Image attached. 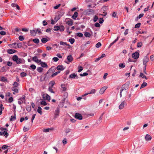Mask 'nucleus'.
<instances>
[{"instance_id": "c756f323", "label": "nucleus", "mask_w": 154, "mask_h": 154, "mask_svg": "<svg viewBox=\"0 0 154 154\" xmlns=\"http://www.w3.org/2000/svg\"><path fill=\"white\" fill-rule=\"evenodd\" d=\"M33 42L37 44H38L39 42V40L38 38H34L32 40Z\"/></svg>"}, {"instance_id": "aec40b11", "label": "nucleus", "mask_w": 154, "mask_h": 154, "mask_svg": "<svg viewBox=\"0 0 154 154\" xmlns=\"http://www.w3.org/2000/svg\"><path fill=\"white\" fill-rule=\"evenodd\" d=\"M125 85H123L122 87V89H121L120 90V97H122V91L124 90H126V89H125V88H124V86H125Z\"/></svg>"}, {"instance_id": "69168bd1", "label": "nucleus", "mask_w": 154, "mask_h": 154, "mask_svg": "<svg viewBox=\"0 0 154 154\" xmlns=\"http://www.w3.org/2000/svg\"><path fill=\"white\" fill-rule=\"evenodd\" d=\"M13 100V98L12 97H10L8 99V102L10 103H11Z\"/></svg>"}, {"instance_id": "6e6552de", "label": "nucleus", "mask_w": 154, "mask_h": 154, "mask_svg": "<svg viewBox=\"0 0 154 154\" xmlns=\"http://www.w3.org/2000/svg\"><path fill=\"white\" fill-rule=\"evenodd\" d=\"M75 77H76L77 79H78V76L76 74H75L73 73L69 76V78H70L74 79Z\"/></svg>"}, {"instance_id": "2f4dec72", "label": "nucleus", "mask_w": 154, "mask_h": 154, "mask_svg": "<svg viewBox=\"0 0 154 154\" xmlns=\"http://www.w3.org/2000/svg\"><path fill=\"white\" fill-rule=\"evenodd\" d=\"M147 85V83L146 82H143V83L141 85V86L140 87V89H141L145 87Z\"/></svg>"}, {"instance_id": "f03ea898", "label": "nucleus", "mask_w": 154, "mask_h": 154, "mask_svg": "<svg viewBox=\"0 0 154 154\" xmlns=\"http://www.w3.org/2000/svg\"><path fill=\"white\" fill-rule=\"evenodd\" d=\"M59 114L60 109L58 107H57L54 112V119H55L57 118L58 116L59 115Z\"/></svg>"}, {"instance_id": "9d476101", "label": "nucleus", "mask_w": 154, "mask_h": 154, "mask_svg": "<svg viewBox=\"0 0 154 154\" xmlns=\"http://www.w3.org/2000/svg\"><path fill=\"white\" fill-rule=\"evenodd\" d=\"M66 23L68 25L71 26L73 25V22L72 20L69 19V20L66 21Z\"/></svg>"}, {"instance_id": "473e14b6", "label": "nucleus", "mask_w": 154, "mask_h": 154, "mask_svg": "<svg viewBox=\"0 0 154 154\" xmlns=\"http://www.w3.org/2000/svg\"><path fill=\"white\" fill-rule=\"evenodd\" d=\"M2 133H3V135L5 137H7L8 136V134L7 132V131H3L2 132Z\"/></svg>"}, {"instance_id": "5701e85b", "label": "nucleus", "mask_w": 154, "mask_h": 154, "mask_svg": "<svg viewBox=\"0 0 154 154\" xmlns=\"http://www.w3.org/2000/svg\"><path fill=\"white\" fill-rule=\"evenodd\" d=\"M41 66L43 67H46L47 68L48 67V66L47 65V63L45 62H43L42 63L40 64Z\"/></svg>"}, {"instance_id": "09e8293b", "label": "nucleus", "mask_w": 154, "mask_h": 154, "mask_svg": "<svg viewBox=\"0 0 154 154\" xmlns=\"http://www.w3.org/2000/svg\"><path fill=\"white\" fill-rule=\"evenodd\" d=\"M19 39L21 41L24 40V38L23 35H20L18 37Z\"/></svg>"}, {"instance_id": "412c9836", "label": "nucleus", "mask_w": 154, "mask_h": 154, "mask_svg": "<svg viewBox=\"0 0 154 154\" xmlns=\"http://www.w3.org/2000/svg\"><path fill=\"white\" fill-rule=\"evenodd\" d=\"M87 13L88 14H93L94 13V11L92 9H89L87 11Z\"/></svg>"}, {"instance_id": "c85d7f7f", "label": "nucleus", "mask_w": 154, "mask_h": 154, "mask_svg": "<svg viewBox=\"0 0 154 154\" xmlns=\"http://www.w3.org/2000/svg\"><path fill=\"white\" fill-rule=\"evenodd\" d=\"M63 91H65L66 90V88L64 84H62L61 85Z\"/></svg>"}, {"instance_id": "f704fd0d", "label": "nucleus", "mask_w": 154, "mask_h": 154, "mask_svg": "<svg viewBox=\"0 0 154 154\" xmlns=\"http://www.w3.org/2000/svg\"><path fill=\"white\" fill-rule=\"evenodd\" d=\"M37 71L39 72H41L43 70V68L41 67H38L37 68Z\"/></svg>"}, {"instance_id": "39448f33", "label": "nucleus", "mask_w": 154, "mask_h": 154, "mask_svg": "<svg viewBox=\"0 0 154 154\" xmlns=\"http://www.w3.org/2000/svg\"><path fill=\"white\" fill-rule=\"evenodd\" d=\"M125 105H127V103L125 100H124L119 105V109H123L124 108Z\"/></svg>"}, {"instance_id": "7ed1b4c3", "label": "nucleus", "mask_w": 154, "mask_h": 154, "mask_svg": "<svg viewBox=\"0 0 154 154\" xmlns=\"http://www.w3.org/2000/svg\"><path fill=\"white\" fill-rule=\"evenodd\" d=\"M149 58L148 57L146 56H145L143 60V65L145 66V70L146 69V63L149 61Z\"/></svg>"}, {"instance_id": "0e129e2a", "label": "nucleus", "mask_w": 154, "mask_h": 154, "mask_svg": "<svg viewBox=\"0 0 154 154\" xmlns=\"http://www.w3.org/2000/svg\"><path fill=\"white\" fill-rule=\"evenodd\" d=\"M104 21L103 18H100L99 20V22L100 23H102Z\"/></svg>"}, {"instance_id": "49530a36", "label": "nucleus", "mask_w": 154, "mask_h": 154, "mask_svg": "<svg viewBox=\"0 0 154 154\" xmlns=\"http://www.w3.org/2000/svg\"><path fill=\"white\" fill-rule=\"evenodd\" d=\"M101 45V44L100 42L97 43L96 45L95 46L97 48H99L100 47Z\"/></svg>"}, {"instance_id": "393cba45", "label": "nucleus", "mask_w": 154, "mask_h": 154, "mask_svg": "<svg viewBox=\"0 0 154 154\" xmlns=\"http://www.w3.org/2000/svg\"><path fill=\"white\" fill-rule=\"evenodd\" d=\"M26 110L29 112L31 111V107L30 105H27L26 107Z\"/></svg>"}, {"instance_id": "79ce46f5", "label": "nucleus", "mask_w": 154, "mask_h": 154, "mask_svg": "<svg viewBox=\"0 0 154 154\" xmlns=\"http://www.w3.org/2000/svg\"><path fill=\"white\" fill-rule=\"evenodd\" d=\"M69 41L71 44H72L75 42V39L73 38H71L69 39Z\"/></svg>"}, {"instance_id": "c03bdc74", "label": "nucleus", "mask_w": 154, "mask_h": 154, "mask_svg": "<svg viewBox=\"0 0 154 154\" xmlns=\"http://www.w3.org/2000/svg\"><path fill=\"white\" fill-rule=\"evenodd\" d=\"M14 116H11V118L10 119V121H14L16 120V118L15 116V114Z\"/></svg>"}, {"instance_id": "13d9d810", "label": "nucleus", "mask_w": 154, "mask_h": 154, "mask_svg": "<svg viewBox=\"0 0 154 154\" xmlns=\"http://www.w3.org/2000/svg\"><path fill=\"white\" fill-rule=\"evenodd\" d=\"M144 15L143 14H141L139 15L137 17V19H140Z\"/></svg>"}, {"instance_id": "58836bf2", "label": "nucleus", "mask_w": 154, "mask_h": 154, "mask_svg": "<svg viewBox=\"0 0 154 154\" xmlns=\"http://www.w3.org/2000/svg\"><path fill=\"white\" fill-rule=\"evenodd\" d=\"M17 44L16 43H13V44H9V46H10L11 47H13L14 48H17V47H16V46L14 47L13 46V45H16Z\"/></svg>"}, {"instance_id": "864d4df0", "label": "nucleus", "mask_w": 154, "mask_h": 154, "mask_svg": "<svg viewBox=\"0 0 154 154\" xmlns=\"http://www.w3.org/2000/svg\"><path fill=\"white\" fill-rule=\"evenodd\" d=\"M41 104L42 105L46 106L47 105V103L45 101H42L41 102Z\"/></svg>"}, {"instance_id": "cd10ccee", "label": "nucleus", "mask_w": 154, "mask_h": 154, "mask_svg": "<svg viewBox=\"0 0 154 154\" xmlns=\"http://www.w3.org/2000/svg\"><path fill=\"white\" fill-rule=\"evenodd\" d=\"M32 60L33 61L37 62L38 61V57L37 56H35L33 57L32 58Z\"/></svg>"}, {"instance_id": "4be33fe9", "label": "nucleus", "mask_w": 154, "mask_h": 154, "mask_svg": "<svg viewBox=\"0 0 154 154\" xmlns=\"http://www.w3.org/2000/svg\"><path fill=\"white\" fill-rule=\"evenodd\" d=\"M119 38L117 37V38L113 42L111 43L109 46V48L113 44L115 43L119 39Z\"/></svg>"}, {"instance_id": "4468645a", "label": "nucleus", "mask_w": 154, "mask_h": 154, "mask_svg": "<svg viewBox=\"0 0 154 154\" xmlns=\"http://www.w3.org/2000/svg\"><path fill=\"white\" fill-rule=\"evenodd\" d=\"M56 69L58 70H63L64 69V68L63 66L59 65L56 67Z\"/></svg>"}, {"instance_id": "0eeeda50", "label": "nucleus", "mask_w": 154, "mask_h": 154, "mask_svg": "<svg viewBox=\"0 0 154 154\" xmlns=\"http://www.w3.org/2000/svg\"><path fill=\"white\" fill-rule=\"evenodd\" d=\"M107 88V87L106 86H104L102 88L100 91V94H103L104 92L105 91Z\"/></svg>"}, {"instance_id": "2eb2a0df", "label": "nucleus", "mask_w": 154, "mask_h": 154, "mask_svg": "<svg viewBox=\"0 0 154 154\" xmlns=\"http://www.w3.org/2000/svg\"><path fill=\"white\" fill-rule=\"evenodd\" d=\"M78 12H75L74 13V14L72 15V17L73 19L75 20L76 19V18L78 17Z\"/></svg>"}, {"instance_id": "4d7b16f0", "label": "nucleus", "mask_w": 154, "mask_h": 154, "mask_svg": "<svg viewBox=\"0 0 154 154\" xmlns=\"http://www.w3.org/2000/svg\"><path fill=\"white\" fill-rule=\"evenodd\" d=\"M17 48H21L22 46V44L21 43H19L17 44Z\"/></svg>"}, {"instance_id": "8fccbe9b", "label": "nucleus", "mask_w": 154, "mask_h": 154, "mask_svg": "<svg viewBox=\"0 0 154 154\" xmlns=\"http://www.w3.org/2000/svg\"><path fill=\"white\" fill-rule=\"evenodd\" d=\"M83 68L82 66H79L78 71V72H80L81 71H82L83 70Z\"/></svg>"}, {"instance_id": "a19ab883", "label": "nucleus", "mask_w": 154, "mask_h": 154, "mask_svg": "<svg viewBox=\"0 0 154 154\" xmlns=\"http://www.w3.org/2000/svg\"><path fill=\"white\" fill-rule=\"evenodd\" d=\"M27 75L26 73L25 72H22L20 73V75L22 77H23Z\"/></svg>"}, {"instance_id": "338daca9", "label": "nucleus", "mask_w": 154, "mask_h": 154, "mask_svg": "<svg viewBox=\"0 0 154 154\" xmlns=\"http://www.w3.org/2000/svg\"><path fill=\"white\" fill-rule=\"evenodd\" d=\"M50 84L51 85V87H53L55 84V82L54 81H51Z\"/></svg>"}, {"instance_id": "bb28decb", "label": "nucleus", "mask_w": 154, "mask_h": 154, "mask_svg": "<svg viewBox=\"0 0 154 154\" xmlns=\"http://www.w3.org/2000/svg\"><path fill=\"white\" fill-rule=\"evenodd\" d=\"M41 42L42 43H45L47 42L48 41V39L46 38H42L41 40Z\"/></svg>"}, {"instance_id": "bf43d9fd", "label": "nucleus", "mask_w": 154, "mask_h": 154, "mask_svg": "<svg viewBox=\"0 0 154 154\" xmlns=\"http://www.w3.org/2000/svg\"><path fill=\"white\" fill-rule=\"evenodd\" d=\"M12 64V63L10 61H8L7 62V65L9 66H11Z\"/></svg>"}, {"instance_id": "f3484780", "label": "nucleus", "mask_w": 154, "mask_h": 154, "mask_svg": "<svg viewBox=\"0 0 154 154\" xmlns=\"http://www.w3.org/2000/svg\"><path fill=\"white\" fill-rule=\"evenodd\" d=\"M36 32H37V31H36L35 29V30H30V33H31V35L32 36H35L36 35Z\"/></svg>"}, {"instance_id": "7c9ffc66", "label": "nucleus", "mask_w": 154, "mask_h": 154, "mask_svg": "<svg viewBox=\"0 0 154 154\" xmlns=\"http://www.w3.org/2000/svg\"><path fill=\"white\" fill-rule=\"evenodd\" d=\"M60 29L59 30L61 32L63 31L65 29V28L64 26L63 25L60 26H59Z\"/></svg>"}, {"instance_id": "5fc2aeb1", "label": "nucleus", "mask_w": 154, "mask_h": 154, "mask_svg": "<svg viewBox=\"0 0 154 154\" xmlns=\"http://www.w3.org/2000/svg\"><path fill=\"white\" fill-rule=\"evenodd\" d=\"M142 45V43L141 42H139L137 43V46L138 47H141Z\"/></svg>"}, {"instance_id": "a878e982", "label": "nucleus", "mask_w": 154, "mask_h": 154, "mask_svg": "<svg viewBox=\"0 0 154 154\" xmlns=\"http://www.w3.org/2000/svg\"><path fill=\"white\" fill-rule=\"evenodd\" d=\"M42 109L40 106L38 107V108L37 109V112L39 113L41 115L42 114Z\"/></svg>"}, {"instance_id": "1a4fd4ad", "label": "nucleus", "mask_w": 154, "mask_h": 154, "mask_svg": "<svg viewBox=\"0 0 154 154\" xmlns=\"http://www.w3.org/2000/svg\"><path fill=\"white\" fill-rule=\"evenodd\" d=\"M43 98L45 100H50V97L48 94H46L45 95L44 94L43 95Z\"/></svg>"}, {"instance_id": "f257e3e1", "label": "nucleus", "mask_w": 154, "mask_h": 154, "mask_svg": "<svg viewBox=\"0 0 154 154\" xmlns=\"http://www.w3.org/2000/svg\"><path fill=\"white\" fill-rule=\"evenodd\" d=\"M12 60L18 64L22 63L23 60V59L18 58V56L16 55H15L13 56Z\"/></svg>"}, {"instance_id": "de8ad7c7", "label": "nucleus", "mask_w": 154, "mask_h": 154, "mask_svg": "<svg viewBox=\"0 0 154 154\" xmlns=\"http://www.w3.org/2000/svg\"><path fill=\"white\" fill-rule=\"evenodd\" d=\"M76 35L79 37H82L83 36V34L80 32L77 33H76Z\"/></svg>"}, {"instance_id": "a18cd8bd", "label": "nucleus", "mask_w": 154, "mask_h": 154, "mask_svg": "<svg viewBox=\"0 0 154 154\" xmlns=\"http://www.w3.org/2000/svg\"><path fill=\"white\" fill-rule=\"evenodd\" d=\"M30 67L33 70L35 69L36 68V66L34 64H32L30 65Z\"/></svg>"}, {"instance_id": "20e7f679", "label": "nucleus", "mask_w": 154, "mask_h": 154, "mask_svg": "<svg viewBox=\"0 0 154 154\" xmlns=\"http://www.w3.org/2000/svg\"><path fill=\"white\" fill-rule=\"evenodd\" d=\"M132 56L133 58L137 59L139 57V52H136L135 53H133L132 54Z\"/></svg>"}, {"instance_id": "a211bd4d", "label": "nucleus", "mask_w": 154, "mask_h": 154, "mask_svg": "<svg viewBox=\"0 0 154 154\" xmlns=\"http://www.w3.org/2000/svg\"><path fill=\"white\" fill-rule=\"evenodd\" d=\"M0 81L3 82H7L8 80L4 76H2L1 77L0 79Z\"/></svg>"}, {"instance_id": "774afa93", "label": "nucleus", "mask_w": 154, "mask_h": 154, "mask_svg": "<svg viewBox=\"0 0 154 154\" xmlns=\"http://www.w3.org/2000/svg\"><path fill=\"white\" fill-rule=\"evenodd\" d=\"M0 34L1 35H6V32L4 31H2L0 32Z\"/></svg>"}, {"instance_id": "e2e57ef3", "label": "nucleus", "mask_w": 154, "mask_h": 154, "mask_svg": "<svg viewBox=\"0 0 154 154\" xmlns=\"http://www.w3.org/2000/svg\"><path fill=\"white\" fill-rule=\"evenodd\" d=\"M8 147V146L6 145H4L2 147V149H7Z\"/></svg>"}, {"instance_id": "423d86ee", "label": "nucleus", "mask_w": 154, "mask_h": 154, "mask_svg": "<svg viewBox=\"0 0 154 154\" xmlns=\"http://www.w3.org/2000/svg\"><path fill=\"white\" fill-rule=\"evenodd\" d=\"M74 116L75 118L79 120H82L83 118L82 115L79 113H75Z\"/></svg>"}, {"instance_id": "6ab92c4d", "label": "nucleus", "mask_w": 154, "mask_h": 154, "mask_svg": "<svg viewBox=\"0 0 154 154\" xmlns=\"http://www.w3.org/2000/svg\"><path fill=\"white\" fill-rule=\"evenodd\" d=\"M103 114H102L99 117V118L97 122V124H100L101 122H102V116H103Z\"/></svg>"}, {"instance_id": "4c0bfd02", "label": "nucleus", "mask_w": 154, "mask_h": 154, "mask_svg": "<svg viewBox=\"0 0 154 154\" xmlns=\"http://www.w3.org/2000/svg\"><path fill=\"white\" fill-rule=\"evenodd\" d=\"M60 44L61 45H68L69 46V45L67 44V43L66 42H63L61 41L60 42Z\"/></svg>"}, {"instance_id": "e433bc0d", "label": "nucleus", "mask_w": 154, "mask_h": 154, "mask_svg": "<svg viewBox=\"0 0 154 154\" xmlns=\"http://www.w3.org/2000/svg\"><path fill=\"white\" fill-rule=\"evenodd\" d=\"M19 85V84L18 83H17L16 82H14L13 84V85L14 86L13 87H18Z\"/></svg>"}, {"instance_id": "680f3d73", "label": "nucleus", "mask_w": 154, "mask_h": 154, "mask_svg": "<svg viewBox=\"0 0 154 154\" xmlns=\"http://www.w3.org/2000/svg\"><path fill=\"white\" fill-rule=\"evenodd\" d=\"M119 66L120 67L122 68H124L125 66L124 65V64L123 63H120L119 64Z\"/></svg>"}, {"instance_id": "72a5a7b5", "label": "nucleus", "mask_w": 154, "mask_h": 154, "mask_svg": "<svg viewBox=\"0 0 154 154\" xmlns=\"http://www.w3.org/2000/svg\"><path fill=\"white\" fill-rule=\"evenodd\" d=\"M84 35L86 37H90L91 36L90 33L88 32H85L84 33Z\"/></svg>"}, {"instance_id": "9b49d317", "label": "nucleus", "mask_w": 154, "mask_h": 154, "mask_svg": "<svg viewBox=\"0 0 154 154\" xmlns=\"http://www.w3.org/2000/svg\"><path fill=\"white\" fill-rule=\"evenodd\" d=\"M16 51L12 49H9L7 50V52L9 54H12L15 53Z\"/></svg>"}, {"instance_id": "b1692460", "label": "nucleus", "mask_w": 154, "mask_h": 154, "mask_svg": "<svg viewBox=\"0 0 154 154\" xmlns=\"http://www.w3.org/2000/svg\"><path fill=\"white\" fill-rule=\"evenodd\" d=\"M12 90L14 91V92L16 93H17L18 92V87H13L12 88Z\"/></svg>"}, {"instance_id": "37998d69", "label": "nucleus", "mask_w": 154, "mask_h": 154, "mask_svg": "<svg viewBox=\"0 0 154 154\" xmlns=\"http://www.w3.org/2000/svg\"><path fill=\"white\" fill-rule=\"evenodd\" d=\"M35 30L37 31L36 32V33L38 32L39 35L42 34V33L41 32V30L39 28H38L37 29H35Z\"/></svg>"}, {"instance_id": "c9c22d12", "label": "nucleus", "mask_w": 154, "mask_h": 154, "mask_svg": "<svg viewBox=\"0 0 154 154\" xmlns=\"http://www.w3.org/2000/svg\"><path fill=\"white\" fill-rule=\"evenodd\" d=\"M54 30L55 31H58L60 29L59 26H55L54 27Z\"/></svg>"}, {"instance_id": "6e6d98bb", "label": "nucleus", "mask_w": 154, "mask_h": 154, "mask_svg": "<svg viewBox=\"0 0 154 154\" xmlns=\"http://www.w3.org/2000/svg\"><path fill=\"white\" fill-rule=\"evenodd\" d=\"M141 25V23H138L137 24H136L135 26V27L136 28H139L140 27V26Z\"/></svg>"}, {"instance_id": "ea45409f", "label": "nucleus", "mask_w": 154, "mask_h": 154, "mask_svg": "<svg viewBox=\"0 0 154 154\" xmlns=\"http://www.w3.org/2000/svg\"><path fill=\"white\" fill-rule=\"evenodd\" d=\"M52 87H49L48 88V91L51 93H54V92L53 91Z\"/></svg>"}, {"instance_id": "ddd939ff", "label": "nucleus", "mask_w": 154, "mask_h": 154, "mask_svg": "<svg viewBox=\"0 0 154 154\" xmlns=\"http://www.w3.org/2000/svg\"><path fill=\"white\" fill-rule=\"evenodd\" d=\"M67 59L68 62H71L73 60V58L71 55H69L67 56Z\"/></svg>"}, {"instance_id": "052dcab7", "label": "nucleus", "mask_w": 154, "mask_h": 154, "mask_svg": "<svg viewBox=\"0 0 154 154\" xmlns=\"http://www.w3.org/2000/svg\"><path fill=\"white\" fill-rule=\"evenodd\" d=\"M35 116H36V114H33L32 116V118L31 119V122H32V123L33 122V120L34 119Z\"/></svg>"}, {"instance_id": "3c124183", "label": "nucleus", "mask_w": 154, "mask_h": 154, "mask_svg": "<svg viewBox=\"0 0 154 154\" xmlns=\"http://www.w3.org/2000/svg\"><path fill=\"white\" fill-rule=\"evenodd\" d=\"M26 98V96L25 95H23L22 97L20 98L19 100H21V101H23V100H25Z\"/></svg>"}, {"instance_id": "603ef678", "label": "nucleus", "mask_w": 154, "mask_h": 154, "mask_svg": "<svg viewBox=\"0 0 154 154\" xmlns=\"http://www.w3.org/2000/svg\"><path fill=\"white\" fill-rule=\"evenodd\" d=\"M98 19V17L97 16L95 15L94 17V19H93L94 21V22H96L97 20Z\"/></svg>"}, {"instance_id": "dca6fc26", "label": "nucleus", "mask_w": 154, "mask_h": 154, "mask_svg": "<svg viewBox=\"0 0 154 154\" xmlns=\"http://www.w3.org/2000/svg\"><path fill=\"white\" fill-rule=\"evenodd\" d=\"M96 92V90L95 89H93L91 90V91L89 92L88 93H87L84 95V96H86L89 94H94Z\"/></svg>"}, {"instance_id": "f8f14e48", "label": "nucleus", "mask_w": 154, "mask_h": 154, "mask_svg": "<svg viewBox=\"0 0 154 154\" xmlns=\"http://www.w3.org/2000/svg\"><path fill=\"white\" fill-rule=\"evenodd\" d=\"M151 138L152 137L151 136L148 134H147L145 137V139L147 141L150 140Z\"/></svg>"}]
</instances>
